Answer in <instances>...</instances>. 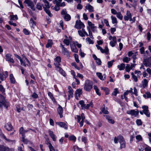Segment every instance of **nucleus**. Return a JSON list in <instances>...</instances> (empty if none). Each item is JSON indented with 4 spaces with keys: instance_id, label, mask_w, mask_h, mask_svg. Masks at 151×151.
<instances>
[{
    "instance_id": "cd10ccee",
    "label": "nucleus",
    "mask_w": 151,
    "mask_h": 151,
    "mask_svg": "<svg viewBox=\"0 0 151 151\" xmlns=\"http://www.w3.org/2000/svg\"><path fill=\"white\" fill-rule=\"evenodd\" d=\"M96 74L97 76L101 80H104L105 79V75H102L101 73L100 72H97L96 73Z\"/></svg>"
},
{
    "instance_id": "de8ad7c7",
    "label": "nucleus",
    "mask_w": 151,
    "mask_h": 151,
    "mask_svg": "<svg viewBox=\"0 0 151 151\" xmlns=\"http://www.w3.org/2000/svg\"><path fill=\"white\" fill-rule=\"evenodd\" d=\"M90 106H91V107H93V103L91 102L89 104H88L86 105L85 104V106H84L83 109H88L89 107Z\"/></svg>"
},
{
    "instance_id": "4d7b16f0",
    "label": "nucleus",
    "mask_w": 151,
    "mask_h": 151,
    "mask_svg": "<svg viewBox=\"0 0 151 151\" xmlns=\"http://www.w3.org/2000/svg\"><path fill=\"white\" fill-rule=\"evenodd\" d=\"M118 93H119V92L118 91V89L116 88L114 89V91L112 93V95L116 96L117 94Z\"/></svg>"
},
{
    "instance_id": "2eb2a0df",
    "label": "nucleus",
    "mask_w": 151,
    "mask_h": 151,
    "mask_svg": "<svg viewBox=\"0 0 151 151\" xmlns=\"http://www.w3.org/2000/svg\"><path fill=\"white\" fill-rule=\"evenodd\" d=\"M68 99H70L71 98L73 97V91L71 87L70 86H68Z\"/></svg>"
},
{
    "instance_id": "6e6d98bb",
    "label": "nucleus",
    "mask_w": 151,
    "mask_h": 151,
    "mask_svg": "<svg viewBox=\"0 0 151 151\" xmlns=\"http://www.w3.org/2000/svg\"><path fill=\"white\" fill-rule=\"evenodd\" d=\"M73 56L74 57L75 60L76 62L77 63H79V60L78 59V55L76 54H73Z\"/></svg>"
},
{
    "instance_id": "37998d69",
    "label": "nucleus",
    "mask_w": 151,
    "mask_h": 151,
    "mask_svg": "<svg viewBox=\"0 0 151 151\" xmlns=\"http://www.w3.org/2000/svg\"><path fill=\"white\" fill-rule=\"evenodd\" d=\"M112 23L113 24H116L117 23V20L116 18L115 17L111 16V17Z\"/></svg>"
},
{
    "instance_id": "680f3d73",
    "label": "nucleus",
    "mask_w": 151,
    "mask_h": 151,
    "mask_svg": "<svg viewBox=\"0 0 151 151\" xmlns=\"http://www.w3.org/2000/svg\"><path fill=\"white\" fill-rule=\"evenodd\" d=\"M136 138L137 141H142V138L140 135H138L136 137Z\"/></svg>"
},
{
    "instance_id": "20e7f679",
    "label": "nucleus",
    "mask_w": 151,
    "mask_h": 151,
    "mask_svg": "<svg viewBox=\"0 0 151 151\" xmlns=\"http://www.w3.org/2000/svg\"><path fill=\"white\" fill-rule=\"evenodd\" d=\"M93 85L92 81L88 80H86L84 83V89L87 91H90L93 88Z\"/></svg>"
},
{
    "instance_id": "473e14b6",
    "label": "nucleus",
    "mask_w": 151,
    "mask_h": 151,
    "mask_svg": "<svg viewBox=\"0 0 151 151\" xmlns=\"http://www.w3.org/2000/svg\"><path fill=\"white\" fill-rule=\"evenodd\" d=\"M125 67V64L124 63H122L120 65H117V68L119 70H124Z\"/></svg>"
},
{
    "instance_id": "f03ea898",
    "label": "nucleus",
    "mask_w": 151,
    "mask_h": 151,
    "mask_svg": "<svg viewBox=\"0 0 151 151\" xmlns=\"http://www.w3.org/2000/svg\"><path fill=\"white\" fill-rule=\"evenodd\" d=\"M114 142L115 144H117L119 141L120 143V148L122 149L125 147L126 143L123 137L120 135L117 137H115L114 139Z\"/></svg>"
},
{
    "instance_id": "6ab92c4d",
    "label": "nucleus",
    "mask_w": 151,
    "mask_h": 151,
    "mask_svg": "<svg viewBox=\"0 0 151 151\" xmlns=\"http://www.w3.org/2000/svg\"><path fill=\"white\" fill-rule=\"evenodd\" d=\"M70 45L71 51L75 53L78 52V50L76 47L75 43L70 44Z\"/></svg>"
},
{
    "instance_id": "bb28decb",
    "label": "nucleus",
    "mask_w": 151,
    "mask_h": 151,
    "mask_svg": "<svg viewBox=\"0 0 151 151\" xmlns=\"http://www.w3.org/2000/svg\"><path fill=\"white\" fill-rule=\"evenodd\" d=\"M81 118V121L80 122V125L81 127H82L83 125V122L84 120V119H85V117L84 115V114L82 113L81 114L80 116Z\"/></svg>"
},
{
    "instance_id": "a18cd8bd",
    "label": "nucleus",
    "mask_w": 151,
    "mask_h": 151,
    "mask_svg": "<svg viewBox=\"0 0 151 151\" xmlns=\"http://www.w3.org/2000/svg\"><path fill=\"white\" fill-rule=\"evenodd\" d=\"M134 73L137 75V76L138 78H140V76L142 75L141 72L140 71L135 70L134 72Z\"/></svg>"
},
{
    "instance_id": "864d4df0",
    "label": "nucleus",
    "mask_w": 151,
    "mask_h": 151,
    "mask_svg": "<svg viewBox=\"0 0 151 151\" xmlns=\"http://www.w3.org/2000/svg\"><path fill=\"white\" fill-rule=\"evenodd\" d=\"M104 107H102L101 109V110L102 111V112H103L104 114H109V112L107 110H106L105 108L104 105H103Z\"/></svg>"
},
{
    "instance_id": "423d86ee",
    "label": "nucleus",
    "mask_w": 151,
    "mask_h": 151,
    "mask_svg": "<svg viewBox=\"0 0 151 151\" xmlns=\"http://www.w3.org/2000/svg\"><path fill=\"white\" fill-rule=\"evenodd\" d=\"M24 3L27 6L30 8L33 11L35 10L34 3L31 0H24Z\"/></svg>"
},
{
    "instance_id": "0eeeda50",
    "label": "nucleus",
    "mask_w": 151,
    "mask_h": 151,
    "mask_svg": "<svg viewBox=\"0 0 151 151\" xmlns=\"http://www.w3.org/2000/svg\"><path fill=\"white\" fill-rule=\"evenodd\" d=\"M143 63L146 67L151 68V57H150L146 59L144 58Z\"/></svg>"
},
{
    "instance_id": "13d9d810",
    "label": "nucleus",
    "mask_w": 151,
    "mask_h": 151,
    "mask_svg": "<svg viewBox=\"0 0 151 151\" xmlns=\"http://www.w3.org/2000/svg\"><path fill=\"white\" fill-rule=\"evenodd\" d=\"M114 60H112L111 61L108 62L107 64L109 68H110L112 66L113 64V63H114Z\"/></svg>"
},
{
    "instance_id": "09e8293b",
    "label": "nucleus",
    "mask_w": 151,
    "mask_h": 151,
    "mask_svg": "<svg viewBox=\"0 0 151 151\" xmlns=\"http://www.w3.org/2000/svg\"><path fill=\"white\" fill-rule=\"evenodd\" d=\"M131 59L130 58L125 57L123 59V61L124 62L128 63L130 60Z\"/></svg>"
},
{
    "instance_id": "e433bc0d",
    "label": "nucleus",
    "mask_w": 151,
    "mask_h": 151,
    "mask_svg": "<svg viewBox=\"0 0 151 151\" xmlns=\"http://www.w3.org/2000/svg\"><path fill=\"white\" fill-rule=\"evenodd\" d=\"M6 77L4 73L3 72L0 73V78L1 81H4L6 79Z\"/></svg>"
},
{
    "instance_id": "ddd939ff",
    "label": "nucleus",
    "mask_w": 151,
    "mask_h": 151,
    "mask_svg": "<svg viewBox=\"0 0 151 151\" xmlns=\"http://www.w3.org/2000/svg\"><path fill=\"white\" fill-rule=\"evenodd\" d=\"M85 25L80 20H77L76 22L75 27L77 29H80L81 28L84 27Z\"/></svg>"
},
{
    "instance_id": "4c0bfd02",
    "label": "nucleus",
    "mask_w": 151,
    "mask_h": 151,
    "mask_svg": "<svg viewBox=\"0 0 151 151\" xmlns=\"http://www.w3.org/2000/svg\"><path fill=\"white\" fill-rule=\"evenodd\" d=\"M29 23L31 24L32 27L33 28L36 25V22L33 20L32 18L30 19Z\"/></svg>"
},
{
    "instance_id": "7ed1b4c3",
    "label": "nucleus",
    "mask_w": 151,
    "mask_h": 151,
    "mask_svg": "<svg viewBox=\"0 0 151 151\" xmlns=\"http://www.w3.org/2000/svg\"><path fill=\"white\" fill-rule=\"evenodd\" d=\"M9 105V103L5 100L4 97L1 95L0 96V111H2L3 106L7 109Z\"/></svg>"
},
{
    "instance_id": "b1692460",
    "label": "nucleus",
    "mask_w": 151,
    "mask_h": 151,
    "mask_svg": "<svg viewBox=\"0 0 151 151\" xmlns=\"http://www.w3.org/2000/svg\"><path fill=\"white\" fill-rule=\"evenodd\" d=\"M5 127L6 129L8 131H11L13 129L12 126L9 122H8L5 125Z\"/></svg>"
},
{
    "instance_id": "2f4dec72",
    "label": "nucleus",
    "mask_w": 151,
    "mask_h": 151,
    "mask_svg": "<svg viewBox=\"0 0 151 151\" xmlns=\"http://www.w3.org/2000/svg\"><path fill=\"white\" fill-rule=\"evenodd\" d=\"M53 43L52 40H48L47 43L46 45V47L47 48L51 47Z\"/></svg>"
},
{
    "instance_id": "69168bd1",
    "label": "nucleus",
    "mask_w": 151,
    "mask_h": 151,
    "mask_svg": "<svg viewBox=\"0 0 151 151\" xmlns=\"http://www.w3.org/2000/svg\"><path fill=\"white\" fill-rule=\"evenodd\" d=\"M79 104L81 105V107L82 109H83V108L85 106L84 102L83 100H81L79 102Z\"/></svg>"
},
{
    "instance_id": "3c124183",
    "label": "nucleus",
    "mask_w": 151,
    "mask_h": 151,
    "mask_svg": "<svg viewBox=\"0 0 151 151\" xmlns=\"http://www.w3.org/2000/svg\"><path fill=\"white\" fill-rule=\"evenodd\" d=\"M136 123L137 126L142 125V124L141 119H137L136 121Z\"/></svg>"
},
{
    "instance_id": "603ef678",
    "label": "nucleus",
    "mask_w": 151,
    "mask_h": 151,
    "mask_svg": "<svg viewBox=\"0 0 151 151\" xmlns=\"http://www.w3.org/2000/svg\"><path fill=\"white\" fill-rule=\"evenodd\" d=\"M125 68L126 71L127 72H129L130 71V70L131 69V66H130V65L129 64H127Z\"/></svg>"
},
{
    "instance_id": "5fc2aeb1",
    "label": "nucleus",
    "mask_w": 151,
    "mask_h": 151,
    "mask_svg": "<svg viewBox=\"0 0 151 151\" xmlns=\"http://www.w3.org/2000/svg\"><path fill=\"white\" fill-rule=\"evenodd\" d=\"M55 4H56V5L53 9L56 11H58L60 9V6L57 3H56Z\"/></svg>"
},
{
    "instance_id": "f704fd0d",
    "label": "nucleus",
    "mask_w": 151,
    "mask_h": 151,
    "mask_svg": "<svg viewBox=\"0 0 151 151\" xmlns=\"http://www.w3.org/2000/svg\"><path fill=\"white\" fill-rule=\"evenodd\" d=\"M49 8H47L44 7V10L45 12L50 17H52V14L50 12V11Z\"/></svg>"
},
{
    "instance_id": "412c9836",
    "label": "nucleus",
    "mask_w": 151,
    "mask_h": 151,
    "mask_svg": "<svg viewBox=\"0 0 151 151\" xmlns=\"http://www.w3.org/2000/svg\"><path fill=\"white\" fill-rule=\"evenodd\" d=\"M57 111L60 115V117L62 118L63 117V109L60 105H59V107L57 109Z\"/></svg>"
},
{
    "instance_id": "a211bd4d",
    "label": "nucleus",
    "mask_w": 151,
    "mask_h": 151,
    "mask_svg": "<svg viewBox=\"0 0 151 151\" xmlns=\"http://www.w3.org/2000/svg\"><path fill=\"white\" fill-rule=\"evenodd\" d=\"M85 10L86 11V10H88V11L90 12L94 11L93 7L88 3L86 4L85 6Z\"/></svg>"
},
{
    "instance_id": "8fccbe9b",
    "label": "nucleus",
    "mask_w": 151,
    "mask_h": 151,
    "mask_svg": "<svg viewBox=\"0 0 151 151\" xmlns=\"http://www.w3.org/2000/svg\"><path fill=\"white\" fill-rule=\"evenodd\" d=\"M133 73H131V75L132 76V79L134 80L135 82H137L138 81V79L137 78H138L136 76H135L134 74Z\"/></svg>"
},
{
    "instance_id": "bf43d9fd",
    "label": "nucleus",
    "mask_w": 151,
    "mask_h": 151,
    "mask_svg": "<svg viewBox=\"0 0 151 151\" xmlns=\"http://www.w3.org/2000/svg\"><path fill=\"white\" fill-rule=\"evenodd\" d=\"M11 19L12 20H17L18 18L17 15H12L10 16Z\"/></svg>"
},
{
    "instance_id": "4be33fe9",
    "label": "nucleus",
    "mask_w": 151,
    "mask_h": 151,
    "mask_svg": "<svg viewBox=\"0 0 151 151\" xmlns=\"http://www.w3.org/2000/svg\"><path fill=\"white\" fill-rule=\"evenodd\" d=\"M48 132L50 136L52 139L53 141H56V137L55 135L53 133V132L50 130H49Z\"/></svg>"
},
{
    "instance_id": "393cba45",
    "label": "nucleus",
    "mask_w": 151,
    "mask_h": 151,
    "mask_svg": "<svg viewBox=\"0 0 151 151\" xmlns=\"http://www.w3.org/2000/svg\"><path fill=\"white\" fill-rule=\"evenodd\" d=\"M105 118L108 120V122L110 124H114L115 122L114 120L112 119V118L108 115L105 116Z\"/></svg>"
},
{
    "instance_id": "79ce46f5",
    "label": "nucleus",
    "mask_w": 151,
    "mask_h": 151,
    "mask_svg": "<svg viewBox=\"0 0 151 151\" xmlns=\"http://www.w3.org/2000/svg\"><path fill=\"white\" fill-rule=\"evenodd\" d=\"M86 40V42L89 44H93L94 43L93 41L88 37H87Z\"/></svg>"
},
{
    "instance_id": "a878e982",
    "label": "nucleus",
    "mask_w": 151,
    "mask_h": 151,
    "mask_svg": "<svg viewBox=\"0 0 151 151\" xmlns=\"http://www.w3.org/2000/svg\"><path fill=\"white\" fill-rule=\"evenodd\" d=\"M43 2H44L45 6H43V8L44 7L47 8H50L51 4H50L49 3L47 0H42Z\"/></svg>"
},
{
    "instance_id": "c9c22d12",
    "label": "nucleus",
    "mask_w": 151,
    "mask_h": 151,
    "mask_svg": "<svg viewBox=\"0 0 151 151\" xmlns=\"http://www.w3.org/2000/svg\"><path fill=\"white\" fill-rule=\"evenodd\" d=\"M27 132V131L24 130V128L22 127H21L19 129V132L22 134V137L24 136V134Z\"/></svg>"
},
{
    "instance_id": "f257e3e1",
    "label": "nucleus",
    "mask_w": 151,
    "mask_h": 151,
    "mask_svg": "<svg viewBox=\"0 0 151 151\" xmlns=\"http://www.w3.org/2000/svg\"><path fill=\"white\" fill-rule=\"evenodd\" d=\"M54 60L55 62L54 64L55 66V70L58 71L63 76H65L66 75L65 72L62 68L60 67V63L61 61L60 57L59 56H57L54 59Z\"/></svg>"
},
{
    "instance_id": "dca6fc26",
    "label": "nucleus",
    "mask_w": 151,
    "mask_h": 151,
    "mask_svg": "<svg viewBox=\"0 0 151 151\" xmlns=\"http://www.w3.org/2000/svg\"><path fill=\"white\" fill-rule=\"evenodd\" d=\"M132 17V15L129 11H127V12L126 15H125L124 17V19L125 21H128Z\"/></svg>"
},
{
    "instance_id": "052dcab7",
    "label": "nucleus",
    "mask_w": 151,
    "mask_h": 151,
    "mask_svg": "<svg viewBox=\"0 0 151 151\" xmlns=\"http://www.w3.org/2000/svg\"><path fill=\"white\" fill-rule=\"evenodd\" d=\"M23 32L25 35H29L30 33V32L26 29H24L23 30Z\"/></svg>"
},
{
    "instance_id": "c85d7f7f",
    "label": "nucleus",
    "mask_w": 151,
    "mask_h": 151,
    "mask_svg": "<svg viewBox=\"0 0 151 151\" xmlns=\"http://www.w3.org/2000/svg\"><path fill=\"white\" fill-rule=\"evenodd\" d=\"M143 96L145 99L151 98V93L149 91H147L143 94Z\"/></svg>"
},
{
    "instance_id": "f3484780",
    "label": "nucleus",
    "mask_w": 151,
    "mask_h": 151,
    "mask_svg": "<svg viewBox=\"0 0 151 151\" xmlns=\"http://www.w3.org/2000/svg\"><path fill=\"white\" fill-rule=\"evenodd\" d=\"M82 93V90L81 89H78L75 92V98L78 100V97H80Z\"/></svg>"
},
{
    "instance_id": "6e6552de",
    "label": "nucleus",
    "mask_w": 151,
    "mask_h": 151,
    "mask_svg": "<svg viewBox=\"0 0 151 151\" xmlns=\"http://www.w3.org/2000/svg\"><path fill=\"white\" fill-rule=\"evenodd\" d=\"M143 109V111L144 114L148 117H150V113L148 110V107L147 106L144 105L142 106Z\"/></svg>"
},
{
    "instance_id": "c03bdc74",
    "label": "nucleus",
    "mask_w": 151,
    "mask_h": 151,
    "mask_svg": "<svg viewBox=\"0 0 151 151\" xmlns=\"http://www.w3.org/2000/svg\"><path fill=\"white\" fill-rule=\"evenodd\" d=\"M71 42L70 40H69L68 39H65L63 41L64 43L67 46L69 45Z\"/></svg>"
},
{
    "instance_id": "72a5a7b5",
    "label": "nucleus",
    "mask_w": 151,
    "mask_h": 151,
    "mask_svg": "<svg viewBox=\"0 0 151 151\" xmlns=\"http://www.w3.org/2000/svg\"><path fill=\"white\" fill-rule=\"evenodd\" d=\"M47 144L48 145L50 151H55L54 148L53 147L52 145L50 142H48Z\"/></svg>"
},
{
    "instance_id": "49530a36",
    "label": "nucleus",
    "mask_w": 151,
    "mask_h": 151,
    "mask_svg": "<svg viewBox=\"0 0 151 151\" xmlns=\"http://www.w3.org/2000/svg\"><path fill=\"white\" fill-rule=\"evenodd\" d=\"M116 15V16L117 18H118L121 20H122V19L123 16L122 14H121V12H118Z\"/></svg>"
},
{
    "instance_id": "774afa93",
    "label": "nucleus",
    "mask_w": 151,
    "mask_h": 151,
    "mask_svg": "<svg viewBox=\"0 0 151 151\" xmlns=\"http://www.w3.org/2000/svg\"><path fill=\"white\" fill-rule=\"evenodd\" d=\"M78 32L79 35H80L82 37H83L85 36V35L81 30H78Z\"/></svg>"
},
{
    "instance_id": "9b49d317",
    "label": "nucleus",
    "mask_w": 151,
    "mask_h": 151,
    "mask_svg": "<svg viewBox=\"0 0 151 151\" xmlns=\"http://www.w3.org/2000/svg\"><path fill=\"white\" fill-rule=\"evenodd\" d=\"M12 55L10 53L7 54L6 55V60L9 63H14V61L12 57Z\"/></svg>"
},
{
    "instance_id": "7c9ffc66",
    "label": "nucleus",
    "mask_w": 151,
    "mask_h": 151,
    "mask_svg": "<svg viewBox=\"0 0 151 151\" xmlns=\"http://www.w3.org/2000/svg\"><path fill=\"white\" fill-rule=\"evenodd\" d=\"M62 53L64 55H66L68 57L70 56L69 51L67 50V49L65 47L62 49Z\"/></svg>"
},
{
    "instance_id": "a19ab883",
    "label": "nucleus",
    "mask_w": 151,
    "mask_h": 151,
    "mask_svg": "<svg viewBox=\"0 0 151 151\" xmlns=\"http://www.w3.org/2000/svg\"><path fill=\"white\" fill-rule=\"evenodd\" d=\"M87 28L89 33V35H89L90 38H91V39H93L94 37L92 35V34L91 32V31L90 28H89V27H87Z\"/></svg>"
},
{
    "instance_id": "aec40b11",
    "label": "nucleus",
    "mask_w": 151,
    "mask_h": 151,
    "mask_svg": "<svg viewBox=\"0 0 151 151\" xmlns=\"http://www.w3.org/2000/svg\"><path fill=\"white\" fill-rule=\"evenodd\" d=\"M56 124L60 127L63 128L65 129H67L68 127L67 125L65 123L61 122H57Z\"/></svg>"
},
{
    "instance_id": "c756f323",
    "label": "nucleus",
    "mask_w": 151,
    "mask_h": 151,
    "mask_svg": "<svg viewBox=\"0 0 151 151\" xmlns=\"http://www.w3.org/2000/svg\"><path fill=\"white\" fill-rule=\"evenodd\" d=\"M148 81L146 79H144L142 81V86L143 88H145L147 87Z\"/></svg>"
},
{
    "instance_id": "1a4fd4ad",
    "label": "nucleus",
    "mask_w": 151,
    "mask_h": 151,
    "mask_svg": "<svg viewBox=\"0 0 151 151\" xmlns=\"http://www.w3.org/2000/svg\"><path fill=\"white\" fill-rule=\"evenodd\" d=\"M23 59L20 61L21 64L22 65L26 67L27 66H29L30 65V62L25 57Z\"/></svg>"
},
{
    "instance_id": "e2e57ef3",
    "label": "nucleus",
    "mask_w": 151,
    "mask_h": 151,
    "mask_svg": "<svg viewBox=\"0 0 151 151\" xmlns=\"http://www.w3.org/2000/svg\"><path fill=\"white\" fill-rule=\"evenodd\" d=\"M36 8L39 10H42V6L39 3H38L36 6Z\"/></svg>"
},
{
    "instance_id": "ea45409f",
    "label": "nucleus",
    "mask_w": 151,
    "mask_h": 151,
    "mask_svg": "<svg viewBox=\"0 0 151 151\" xmlns=\"http://www.w3.org/2000/svg\"><path fill=\"white\" fill-rule=\"evenodd\" d=\"M93 88L95 89L97 95L99 96H100L101 95V93L100 92H99V90L97 86H93Z\"/></svg>"
},
{
    "instance_id": "f8f14e48",
    "label": "nucleus",
    "mask_w": 151,
    "mask_h": 151,
    "mask_svg": "<svg viewBox=\"0 0 151 151\" xmlns=\"http://www.w3.org/2000/svg\"><path fill=\"white\" fill-rule=\"evenodd\" d=\"M127 113L128 114L131 115V116L136 117L138 116L139 114V111L138 110L136 111L134 110H131L129 111H127Z\"/></svg>"
},
{
    "instance_id": "58836bf2",
    "label": "nucleus",
    "mask_w": 151,
    "mask_h": 151,
    "mask_svg": "<svg viewBox=\"0 0 151 151\" xmlns=\"http://www.w3.org/2000/svg\"><path fill=\"white\" fill-rule=\"evenodd\" d=\"M9 78L11 82L12 83H15V80L12 74H11L10 75Z\"/></svg>"
},
{
    "instance_id": "0e129e2a",
    "label": "nucleus",
    "mask_w": 151,
    "mask_h": 151,
    "mask_svg": "<svg viewBox=\"0 0 151 151\" xmlns=\"http://www.w3.org/2000/svg\"><path fill=\"white\" fill-rule=\"evenodd\" d=\"M55 2L56 3H58L59 6L64 7L65 5V3L64 2H63L62 3L60 2L58 3L56 1Z\"/></svg>"
},
{
    "instance_id": "338daca9",
    "label": "nucleus",
    "mask_w": 151,
    "mask_h": 151,
    "mask_svg": "<svg viewBox=\"0 0 151 151\" xmlns=\"http://www.w3.org/2000/svg\"><path fill=\"white\" fill-rule=\"evenodd\" d=\"M69 139L70 140L75 141L76 139V138L73 135L69 137Z\"/></svg>"
},
{
    "instance_id": "5701e85b",
    "label": "nucleus",
    "mask_w": 151,
    "mask_h": 151,
    "mask_svg": "<svg viewBox=\"0 0 151 151\" xmlns=\"http://www.w3.org/2000/svg\"><path fill=\"white\" fill-rule=\"evenodd\" d=\"M1 150L0 151H14V149H9L8 147H5L4 146L1 145Z\"/></svg>"
},
{
    "instance_id": "9d476101",
    "label": "nucleus",
    "mask_w": 151,
    "mask_h": 151,
    "mask_svg": "<svg viewBox=\"0 0 151 151\" xmlns=\"http://www.w3.org/2000/svg\"><path fill=\"white\" fill-rule=\"evenodd\" d=\"M96 46L97 48V49L98 50H100L101 52L102 53H105L106 55H108L109 54V50L107 46H105L104 49H103L100 46H99L98 45H96Z\"/></svg>"
},
{
    "instance_id": "39448f33",
    "label": "nucleus",
    "mask_w": 151,
    "mask_h": 151,
    "mask_svg": "<svg viewBox=\"0 0 151 151\" xmlns=\"http://www.w3.org/2000/svg\"><path fill=\"white\" fill-rule=\"evenodd\" d=\"M61 14L65 21H68L71 19V16L70 14L67 13L65 9H63L61 10Z\"/></svg>"
},
{
    "instance_id": "4468645a",
    "label": "nucleus",
    "mask_w": 151,
    "mask_h": 151,
    "mask_svg": "<svg viewBox=\"0 0 151 151\" xmlns=\"http://www.w3.org/2000/svg\"><path fill=\"white\" fill-rule=\"evenodd\" d=\"M88 27L91 28V30L93 32H97V27L95 26V24L89 21H88Z\"/></svg>"
}]
</instances>
